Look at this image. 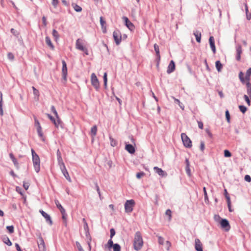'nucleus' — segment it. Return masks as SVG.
<instances>
[{"mask_svg": "<svg viewBox=\"0 0 251 251\" xmlns=\"http://www.w3.org/2000/svg\"><path fill=\"white\" fill-rule=\"evenodd\" d=\"M143 246V240L141 233L137 231L135 233L133 241V246L135 250L138 251Z\"/></svg>", "mask_w": 251, "mask_h": 251, "instance_id": "obj_1", "label": "nucleus"}, {"mask_svg": "<svg viewBox=\"0 0 251 251\" xmlns=\"http://www.w3.org/2000/svg\"><path fill=\"white\" fill-rule=\"evenodd\" d=\"M31 152L35 170L37 173H38L40 169V160L39 157L33 149L31 150Z\"/></svg>", "mask_w": 251, "mask_h": 251, "instance_id": "obj_2", "label": "nucleus"}, {"mask_svg": "<svg viewBox=\"0 0 251 251\" xmlns=\"http://www.w3.org/2000/svg\"><path fill=\"white\" fill-rule=\"evenodd\" d=\"M135 205V202L133 200H127L125 204V211L126 213H131Z\"/></svg>", "mask_w": 251, "mask_h": 251, "instance_id": "obj_3", "label": "nucleus"}, {"mask_svg": "<svg viewBox=\"0 0 251 251\" xmlns=\"http://www.w3.org/2000/svg\"><path fill=\"white\" fill-rule=\"evenodd\" d=\"M181 139L183 143L184 146L186 148H191L192 147V142L190 138L185 133L181 134Z\"/></svg>", "mask_w": 251, "mask_h": 251, "instance_id": "obj_4", "label": "nucleus"}, {"mask_svg": "<svg viewBox=\"0 0 251 251\" xmlns=\"http://www.w3.org/2000/svg\"><path fill=\"white\" fill-rule=\"evenodd\" d=\"M91 81L92 85L95 88V89L96 90H98L100 87V83L96 75L94 73H93L91 75Z\"/></svg>", "mask_w": 251, "mask_h": 251, "instance_id": "obj_5", "label": "nucleus"}, {"mask_svg": "<svg viewBox=\"0 0 251 251\" xmlns=\"http://www.w3.org/2000/svg\"><path fill=\"white\" fill-rule=\"evenodd\" d=\"M221 226L222 228L224 229L226 231L229 230L230 226L228 221L226 219H222L220 222Z\"/></svg>", "mask_w": 251, "mask_h": 251, "instance_id": "obj_6", "label": "nucleus"}, {"mask_svg": "<svg viewBox=\"0 0 251 251\" xmlns=\"http://www.w3.org/2000/svg\"><path fill=\"white\" fill-rule=\"evenodd\" d=\"M113 36L116 44L119 45L122 39L120 32L118 30H115L113 32Z\"/></svg>", "mask_w": 251, "mask_h": 251, "instance_id": "obj_7", "label": "nucleus"}, {"mask_svg": "<svg viewBox=\"0 0 251 251\" xmlns=\"http://www.w3.org/2000/svg\"><path fill=\"white\" fill-rule=\"evenodd\" d=\"M122 19L125 22L126 25L129 30L132 31L135 29L134 25L128 20L126 17L124 16L122 18Z\"/></svg>", "mask_w": 251, "mask_h": 251, "instance_id": "obj_8", "label": "nucleus"}, {"mask_svg": "<svg viewBox=\"0 0 251 251\" xmlns=\"http://www.w3.org/2000/svg\"><path fill=\"white\" fill-rule=\"evenodd\" d=\"M47 116L51 121L56 127H58L59 125L61 124V121L59 116H58V118H56V120L49 114H47Z\"/></svg>", "mask_w": 251, "mask_h": 251, "instance_id": "obj_9", "label": "nucleus"}, {"mask_svg": "<svg viewBox=\"0 0 251 251\" xmlns=\"http://www.w3.org/2000/svg\"><path fill=\"white\" fill-rule=\"evenodd\" d=\"M195 248L197 251H203L202 244L199 239L195 240Z\"/></svg>", "mask_w": 251, "mask_h": 251, "instance_id": "obj_10", "label": "nucleus"}, {"mask_svg": "<svg viewBox=\"0 0 251 251\" xmlns=\"http://www.w3.org/2000/svg\"><path fill=\"white\" fill-rule=\"evenodd\" d=\"M38 246L40 251H46L45 244L42 237L39 238Z\"/></svg>", "mask_w": 251, "mask_h": 251, "instance_id": "obj_11", "label": "nucleus"}, {"mask_svg": "<svg viewBox=\"0 0 251 251\" xmlns=\"http://www.w3.org/2000/svg\"><path fill=\"white\" fill-rule=\"evenodd\" d=\"M60 169L62 171V172L63 174V175L65 177V178H66V179L69 181V182H71L72 181V180H71V178L69 176V174L67 170V169H66V167H65V165H63L62 167H60Z\"/></svg>", "mask_w": 251, "mask_h": 251, "instance_id": "obj_12", "label": "nucleus"}, {"mask_svg": "<svg viewBox=\"0 0 251 251\" xmlns=\"http://www.w3.org/2000/svg\"><path fill=\"white\" fill-rule=\"evenodd\" d=\"M75 47L77 49L81 51L82 50H84V49L85 48L83 45V42L82 40L80 39H78L76 40Z\"/></svg>", "mask_w": 251, "mask_h": 251, "instance_id": "obj_13", "label": "nucleus"}, {"mask_svg": "<svg viewBox=\"0 0 251 251\" xmlns=\"http://www.w3.org/2000/svg\"><path fill=\"white\" fill-rule=\"evenodd\" d=\"M175 63L173 60H171L168 66L167 72L168 74H170L173 72L175 70Z\"/></svg>", "mask_w": 251, "mask_h": 251, "instance_id": "obj_14", "label": "nucleus"}, {"mask_svg": "<svg viewBox=\"0 0 251 251\" xmlns=\"http://www.w3.org/2000/svg\"><path fill=\"white\" fill-rule=\"evenodd\" d=\"M62 75L64 79H66L67 75V67L66 63L64 60L62 61Z\"/></svg>", "mask_w": 251, "mask_h": 251, "instance_id": "obj_15", "label": "nucleus"}, {"mask_svg": "<svg viewBox=\"0 0 251 251\" xmlns=\"http://www.w3.org/2000/svg\"><path fill=\"white\" fill-rule=\"evenodd\" d=\"M153 170L156 173H157L160 176H166L167 175V173L165 172H164L163 170H162V169L159 168L157 167H154L153 168Z\"/></svg>", "mask_w": 251, "mask_h": 251, "instance_id": "obj_16", "label": "nucleus"}, {"mask_svg": "<svg viewBox=\"0 0 251 251\" xmlns=\"http://www.w3.org/2000/svg\"><path fill=\"white\" fill-rule=\"evenodd\" d=\"M210 48L214 53L216 52V47L215 46L214 38L213 36H210L209 39Z\"/></svg>", "mask_w": 251, "mask_h": 251, "instance_id": "obj_17", "label": "nucleus"}, {"mask_svg": "<svg viewBox=\"0 0 251 251\" xmlns=\"http://www.w3.org/2000/svg\"><path fill=\"white\" fill-rule=\"evenodd\" d=\"M236 52H237L236 59L238 61H240L241 59V54L242 53V49L241 46L238 45L236 47Z\"/></svg>", "mask_w": 251, "mask_h": 251, "instance_id": "obj_18", "label": "nucleus"}, {"mask_svg": "<svg viewBox=\"0 0 251 251\" xmlns=\"http://www.w3.org/2000/svg\"><path fill=\"white\" fill-rule=\"evenodd\" d=\"M125 149L131 154L134 153L135 151L134 146L131 144H126Z\"/></svg>", "mask_w": 251, "mask_h": 251, "instance_id": "obj_19", "label": "nucleus"}, {"mask_svg": "<svg viewBox=\"0 0 251 251\" xmlns=\"http://www.w3.org/2000/svg\"><path fill=\"white\" fill-rule=\"evenodd\" d=\"M9 157L11 158V159L12 160L13 164H14L15 167L17 169H18L19 168V163H18V162L17 160L15 157L14 154L12 153H9Z\"/></svg>", "mask_w": 251, "mask_h": 251, "instance_id": "obj_20", "label": "nucleus"}, {"mask_svg": "<svg viewBox=\"0 0 251 251\" xmlns=\"http://www.w3.org/2000/svg\"><path fill=\"white\" fill-rule=\"evenodd\" d=\"M40 212L42 215L46 219L47 222H49L50 225L52 224V221L50 215H49L47 213L43 210H40Z\"/></svg>", "mask_w": 251, "mask_h": 251, "instance_id": "obj_21", "label": "nucleus"}, {"mask_svg": "<svg viewBox=\"0 0 251 251\" xmlns=\"http://www.w3.org/2000/svg\"><path fill=\"white\" fill-rule=\"evenodd\" d=\"M100 23L103 32L105 33L106 31V24L102 17H100Z\"/></svg>", "mask_w": 251, "mask_h": 251, "instance_id": "obj_22", "label": "nucleus"}, {"mask_svg": "<svg viewBox=\"0 0 251 251\" xmlns=\"http://www.w3.org/2000/svg\"><path fill=\"white\" fill-rule=\"evenodd\" d=\"M154 50L156 53V55L157 56L158 61H159L160 60L161 57H160V55L159 46L156 44H155L154 45Z\"/></svg>", "mask_w": 251, "mask_h": 251, "instance_id": "obj_23", "label": "nucleus"}, {"mask_svg": "<svg viewBox=\"0 0 251 251\" xmlns=\"http://www.w3.org/2000/svg\"><path fill=\"white\" fill-rule=\"evenodd\" d=\"M194 35L196 37V41L198 43H200L201 41V33L199 31H196L194 32Z\"/></svg>", "mask_w": 251, "mask_h": 251, "instance_id": "obj_24", "label": "nucleus"}, {"mask_svg": "<svg viewBox=\"0 0 251 251\" xmlns=\"http://www.w3.org/2000/svg\"><path fill=\"white\" fill-rule=\"evenodd\" d=\"M46 44H47V45L50 48V49H51L52 50H54V46H53L52 43H51L50 39V38L49 37L47 36L46 37Z\"/></svg>", "mask_w": 251, "mask_h": 251, "instance_id": "obj_25", "label": "nucleus"}, {"mask_svg": "<svg viewBox=\"0 0 251 251\" xmlns=\"http://www.w3.org/2000/svg\"><path fill=\"white\" fill-rule=\"evenodd\" d=\"M55 203L56 205V206L57 207V208L59 209V210L60 211L61 213H64V211H65V209L62 207V206L61 205V204L60 203L59 201L56 200L55 201Z\"/></svg>", "mask_w": 251, "mask_h": 251, "instance_id": "obj_26", "label": "nucleus"}, {"mask_svg": "<svg viewBox=\"0 0 251 251\" xmlns=\"http://www.w3.org/2000/svg\"><path fill=\"white\" fill-rule=\"evenodd\" d=\"M2 94L0 92V115L2 116L3 112L2 110Z\"/></svg>", "mask_w": 251, "mask_h": 251, "instance_id": "obj_27", "label": "nucleus"}, {"mask_svg": "<svg viewBox=\"0 0 251 251\" xmlns=\"http://www.w3.org/2000/svg\"><path fill=\"white\" fill-rule=\"evenodd\" d=\"M97 127L96 126H93L91 129V136L94 137H95L97 134Z\"/></svg>", "mask_w": 251, "mask_h": 251, "instance_id": "obj_28", "label": "nucleus"}, {"mask_svg": "<svg viewBox=\"0 0 251 251\" xmlns=\"http://www.w3.org/2000/svg\"><path fill=\"white\" fill-rule=\"evenodd\" d=\"M216 69L218 72H220L222 70L223 65L220 61H217L215 63Z\"/></svg>", "mask_w": 251, "mask_h": 251, "instance_id": "obj_29", "label": "nucleus"}, {"mask_svg": "<svg viewBox=\"0 0 251 251\" xmlns=\"http://www.w3.org/2000/svg\"><path fill=\"white\" fill-rule=\"evenodd\" d=\"M72 6L75 11L81 12L82 11V8L78 5L75 3H73Z\"/></svg>", "mask_w": 251, "mask_h": 251, "instance_id": "obj_30", "label": "nucleus"}, {"mask_svg": "<svg viewBox=\"0 0 251 251\" xmlns=\"http://www.w3.org/2000/svg\"><path fill=\"white\" fill-rule=\"evenodd\" d=\"M32 88L33 91L34 95L37 97V99H38L40 96L39 91L33 86L32 87Z\"/></svg>", "mask_w": 251, "mask_h": 251, "instance_id": "obj_31", "label": "nucleus"}, {"mask_svg": "<svg viewBox=\"0 0 251 251\" xmlns=\"http://www.w3.org/2000/svg\"><path fill=\"white\" fill-rule=\"evenodd\" d=\"M57 159H58L59 165L60 166V168L61 167H62L63 165H65L64 163H63L61 156V153H59V156L57 157Z\"/></svg>", "mask_w": 251, "mask_h": 251, "instance_id": "obj_32", "label": "nucleus"}, {"mask_svg": "<svg viewBox=\"0 0 251 251\" xmlns=\"http://www.w3.org/2000/svg\"><path fill=\"white\" fill-rule=\"evenodd\" d=\"M3 242L7 244L8 246H10L12 245V243L7 237H4L3 239Z\"/></svg>", "mask_w": 251, "mask_h": 251, "instance_id": "obj_33", "label": "nucleus"}, {"mask_svg": "<svg viewBox=\"0 0 251 251\" xmlns=\"http://www.w3.org/2000/svg\"><path fill=\"white\" fill-rule=\"evenodd\" d=\"M34 119L35 122V126L37 128H41V126H40L39 121L37 120L36 116H34Z\"/></svg>", "mask_w": 251, "mask_h": 251, "instance_id": "obj_34", "label": "nucleus"}, {"mask_svg": "<svg viewBox=\"0 0 251 251\" xmlns=\"http://www.w3.org/2000/svg\"><path fill=\"white\" fill-rule=\"evenodd\" d=\"M37 130L38 135L40 136V137L42 139L43 141H44L43 133L42 131V127H41V128H37Z\"/></svg>", "mask_w": 251, "mask_h": 251, "instance_id": "obj_35", "label": "nucleus"}, {"mask_svg": "<svg viewBox=\"0 0 251 251\" xmlns=\"http://www.w3.org/2000/svg\"><path fill=\"white\" fill-rule=\"evenodd\" d=\"M52 36L56 41H57L59 38V34L55 29H53L52 30Z\"/></svg>", "mask_w": 251, "mask_h": 251, "instance_id": "obj_36", "label": "nucleus"}, {"mask_svg": "<svg viewBox=\"0 0 251 251\" xmlns=\"http://www.w3.org/2000/svg\"><path fill=\"white\" fill-rule=\"evenodd\" d=\"M113 251H121V247L118 244H114L113 246Z\"/></svg>", "mask_w": 251, "mask_h": 251, "instance_id": "obj_37", "label": "nucleus"}, {"mask_svg": "<svg viewBox=\"0 0 251 251\" xmlns=\"http://www.w3.org/2000/svg\"><path fill=\"white\" fill-rule=\"evenodd\" d=\"M51 110L52 111V112L53 113V114H54L55 115V117L56 118H58V114L55 109V107L52 105L51 106Z\"/></svg>", "mask_w": 251, "mask_h": 251, "instance_id": "obj_38", "label": "nucleus"}, {"mask_svg": "<svg viewBox=\"0 0 251 251\" xmlns=\"http://www.w3.org/2000/svg\"><path fill=\"white\" fill-rule=\"evenodd\" d=\"M165 214L169 217V221H170L172 218V211L170 209H167L166 211Z\"/></svg>", "mask_w": 251, "mask_h": 251, "instance_id": "obj_39", "label": "nucleus"}, {"mask_svg": "<svg viewBox=\"0 0 251 251\" xmlns=\"http://www.w3.org/2000/svg\"><path fill=\"white\" fill-rule=\"evenodd\" d=\"M239 79H240V81L242 82H243V83L245 82V79H244V74L242 72H240L239 73Z\"/></svg>", "mask_w": 251, "mask_h": 251, "instance_id": "obj_40", "label": "nucleus"}, {"mask_svg": "<svg viewBox=\"0 0 251 251\" xmlns=\"http://www.w3.org/2000/svg\"><path fill=\"white\" fill-rule=\"evenodd\" d=\"M239 108L240 109V110L243 113H245L247 109L246 108V107H245V106H243V105H239Z\"/></svg>", "mask_w": 251, "mask_h": 251, "instance_id": "obj_41", "label": "nucleus"}, {"mask_svg": "<svg viewBox=\"0 0 251 251\" xmlns=\"http://www.w3.org/2000/svg\"><path fill=\"white\" fill-rule=\"evenodd\" d=\"M6 228L10 233H12L14 232V226H7Z\"/></svg>", "mask_w": 251, "mask_h": 251, "instance_id": "obj_42", "label": "nucleus"}, {"mask_svg": "<svg viewBox=\"0 0 251 251\" xmlns=\"http://www.w3.org/2000/svg\"><path fill=\"white\" fill-rule=\"evenodd\" d=\"M224 156L226 157H230L231 156V154L229 151L226 150L224 151Z\"/></svg>", "mask_w": 251, "mask_h": 251, "instance_id": "obj_43", "label": "nucleus"}, {"mask_svg": "<svg viewBox=\"0 0 251 251\" xmlns=\"http://www.w3.org/2000/svg\"><path fill=\"white\" fill-rule=\"evenodd\" d=\"M103 80H104V85L105 87L107 86V73H105L103 75Z\"/></svg>", "mask_w": 251, "mask_h": 251, "instance_id": "obj_44", "label": "nucleus"}, {"mask_svg": "<svg viewBox=\"0 0 251 251\" xmlns=\"http://www.w3.org/2000/svg\"><path fill=\"white\" fill-rule=\"evenodd\" d=\"M145 175V173H144L143 172H139V173H138L136 174V177L137 178L139 179V178H141L143 176H144Z\"/></svg>", "mask_w": 251, "mask_h": 251, "instance_id": "obj_45", "label": "nucleus"}, {"mask_svg": "<svg viewBox=\"0 0 251 251\" xmlns=\"http://www.w3.org/2000/svg\"><path fill=\"white\" fill-rule=\"evenodd\" d=\"M8 58L10 60H13L14 59V55L11 52H8L7 54Z\"/></svg>", "mask_w": 251, "mask_h": 251, "instance_id": "obj_46", "label": "nucleus"}, {"mask_svg": "<svg viewBox=\"0 0 251 251\" xmlns=\"http://www.w3.org/2000/svg\"><path fill=\"white\" fill-rule=\"evenodd\" d=\"M113 245H114V244H113V241H112V239H111L108 241L107 246L108 248H111L113 247Z\"/></svg>", "mask_w": 251, "mask_h": 251, "instance_id": "obj_47", "label": "nucleus"}, {"mask_svg": "<svg viewBox=\"0 0 251 251\" xmlns=\"http://www.w3.org/2000/svg\"><path fill=\"white\" fill-rule=\"evenodd\" d=\"M226 117L228 123L230 122V115L228 110L226 111Z\"/></svg>", "mask_w": 251, "mask_h": 251, "instance_id": "obj_48", "label": "nucleus"}, {"mask_svg": "<svg viewBox=\"0 0 251 251\" xmlns=\"http://www.w3.org/2000/svg\"><path fill=\"white\" fill-rule=\"evenodd\" d=\"M248 92L251 93V83L250 82H248L246 83Z\"/></svg>", "mask_w": 251, "mask_h": 251, "instance_id": "obj_49", "label": "nucleus"}, {"mask_svg": "<svg viewBox=\"0 0 251 251\" xmlns=\"http://www.w3.org/2000/svg\"><path fill=\"white\" fill-rule=\"evenodd\" d=\"M76 245L77 248H78L79 251H84L82 247H81V245L80 244V243L79 242H76Z\"/></svg>", "mask_w": 251, "mask_h": 251, "instance_id": "obj_50", "label": "nucleus"}, {"mask_svg": "<svg viewBox=\"0 0 251 251\" xmlns=\"http://www.w3.org/2000/svg\"><path fill=\"white\" fill-rule=\"evenodd\" d=\"M110 140L111 141V145L112 146L114 147L116 146L117 143L115 140H114L113 138L111 137L110 138Z\"/></svg>", "mask_w": 251, "mask_h": 251, "instance_id": "obj_51", "label": "nucleus"}, {"mask_svg": "<svg viewBox=\"0 0 251 251\" xmlns=\"http://www.w3.org/2000/svg\"><path fill=\"white\" fill-rule=\"evenodd\" d=\"M185 170L187 175L190 176H191V170L190 169V166H186Z\"/></svg>", "mask_w": 251, "mask_h": 251, "instance_id": "obj_52", "label": "nucleus"}, {"mask_svg": "<svg viewBox=\"0 0 251 251\" xmlns=\"http://www.w3.org/2000/svg\"><path fill=\"white\" fill-rule=\"evenodd\" d=\"M164 239L161 236L158 237V243L160 245H163L164 243Z\"/></svg>", "mask_w": 251, "mask_h": 251, "instance_id": "obj_53", "label": "nucleus"}, {"mask_svg": "<svg viewBox=\"0 0 251 251\" xmlns=\"http://www.w3.org/2000/svg\"><path fill=\"white\" fill-rule=\"evenodd\" d=\"M205 148V145L203 141H201V145H200V149L201 150L203 151Z\"/></svg>", "mask_w": 251, "mask_h": 251, "instance_id": "obj_54", "label": "nucleus"}, {"mask_svg": "<svg viewBox=\"0 0 251 251\" xmlns=\"http://www.w3.org/2000/svg\"><path fill=\"white\" fill-rule=\"evenodd\" d=\"M62 216V219L66 223L67 220V214L66 213L65 210L64 211V213H61Z\"/></svg>", "mask_w": 251, "mask_h": 251, "instance_id": "obj_55", "label": "nucleus"}, {"mask_svg": "<svg viewBox=\"0 0 251 251\" xmlns=\"http://www.w3.org/2000/svg\"><path fill=\"white\" fill-rule=\"evenodd\" d=\"M165 246H166L167 250L168 251L171 246V244L169 241H167L166 242Z\"/></svg>", "mask_w": 251, "mask_h": 251, "instance_id": "obj_56", "label": "nucleus"}, {"mask_svg": "<svg viewBox=\"0 0 251 251\" xmlns=\"http://www.w3.org/2000/svg\"><path fill=\"white\" fill-rule=\"evenodd\" d=\"M245 180L249 182H250L251 181V177L249 175H246L245 176Z\"/></svg>", "mask_w": 251, "mask_h": 251, "instance_id": "obj_57", "label": "nucleus"}, {"mask_svg": "<svg viewBox=\"0 0 251 251\" xmlns=\"http://www.w3.org/2000/svg\"><path fill=\"white\" fill-rule=\"evenodd\" d=\"M58 3V0H52V4L54 6V7L56 8L57 7Z\"/></svg>", "mask_w": 251, "mask_h": 251, "instance_id": "obj_58", "label": "nucleus"}, {"mask_svg": "<svg viewBox=\"0 0 251 251\" xmlns=\"http://www.w3.org/2000/svg\"><path fill=\"white\" fill-rule=\"evenodd\" d=\"M110 237L112 238L115 234V230L113 228H111L110 230Z\"/></svg>", "mask_w": 251, "mask_h": 251, "instance_id": "obj_59", "label": "nucleus"}, {"mask_svg": "<svg viewBox=\"0 0 251 251\" xmlns=\"http://www.w3.org/2000/svg\"><path fill=\"white\" fill-rule=\"evenodd\" d=\"M244 98L248 104V105H250V100L249 97L247 95H244Z\"/></svg>", "mask_w": 251, "mask_h": 251, "instance_id": "obj_60", "label": "nucleus"}, {"mask_svg": "<svg viewBox=\"0 0 251 251\" xmlns=\"http://www.w3.org/2000/svg\"><path fill=\"white\" fill-rule=\"evenodd\" d=\"M42 22L44 24V25L45 26H46L47 25V22L46 18L45 16L43 17V18H42Z\"/></svg>", "mask_w": 251, "mask_h": 251, "instance_id": "obj_61", "label": "nucleus"}, {"mask_svg": "<svg viewBox=\"0 0 251 251\" xmlns=\"http://www.w3.org/2000/svg\"><path fill=\"white\" fill-rule=\"evenodd\" d=\"M244 79H245V81H247V82H250V75H248L247 74H246V75L244 77Z\"/></svg>", "mask_w": 251, "mask_h": 251, "instance_id": "obj_62", "label": "nucleus"}, {"mask_svg": "<svg viewBox=\"0 0 251 251\" xmlns=\"http://www.w3.org/2000/svg\"><path fill=\"white\" fill-rule=\"evenodd\" d=\"M198 126H199V127L200 128H201V129H203V123H202V122H201V121H198Z\"/></svg>", "mask_w": 251, "mask_h": 251, "instance_id": "obj_63", "label": "nucleus"}, {"mask_svg": "<svg viewBox=\"0 0 251 251\" xmlns=\"http://www.w3.org/2000/svg\"><path fill=\"white\" fill-rule=\"evenodd\" d=\"M226 198L227 200V205L231 204L230 199V197H229V195L226 196Z\"/></svg>", "mask_w": 251, "mask_h": 251, "instance_id": "obj_64", "label": "nucleus"}]
</instances>
